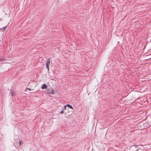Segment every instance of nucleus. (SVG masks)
I'll use <instances>...</instances> for the list:
<instances>
[{
    "label": "nucleus",
    "mask_w": 151,
    "mask_h": 151,
    "mask_svg": "<svg viewBox=\"0 0 151 151\" xmlns=\"http://www.w3.org/2000/svg\"><path fill=\"white\" fill-rule=\"evenodd\" d=\"M50 60L49 58H48V59L47 60L46 63V68H47L48 71H49V66L50 64Z\"/></svg>",
    "instance_id": "1"
},
{
    "label": "nucleus",
    "mask_w": 151,
    "mask_h": 151,
    "mask_svg": "<svg viewBox=\"0 0 151 151\" xmlns=\"http://www.w3.org/2000/svg\"><path fill=\"white\" fill-rule=\"evenodd\" d=\"M47 87V85L46 84H44L42 85L41 88L42 89H46Z\"/></svg>",
    "instance_id": "2"
},
{
    "label": "nucleus",
    "mask_w": 151,
    "mask_h": 151,
    "mask_svg": "<svg viewBox=\"0 0 151 151\" xmlns=\"http://www.w3.org/2000/svg\"><path fill=\"white\" fill-rule=\"evenodd\" d=\"M51 92H50V93L52 94H54L55 93V91L52 88L51 89Z\"/></svg>",
    "instance_id": "3"
},
{
    "label": "nucleus",
    "mask_w": 151,
    "mask_h": 151,
    "mask_svg": "<svg viewBox=\"0 0 151 151\" xmlns=\"http://www.w3.org/2000/svg\"><path fill=\"white\" fill-rule=\"evenodd\" d=\"M66 106H68V107H69L70 109H73V108L72 106L70 105L67 104L66 105Z\"/></svg>",
    "instance_id": "4"
},
{
    "label": "nucleus",
    "mask_w": 151,
    "mask_h": 151,
    "mask_svg": "<svg viewBox=\"0 0 151 151\" xmlns=\"http://www.w3.org/2000/svg\"><path fill=\"white\" fill-rule=\"evenodd\" d=\"M14 93V92L12 90L10 92V95L12 96H13V95Z\"/></svg>",
    "instance_id": "5"
},
{
    "label": "nucleus",
    "mask_w": 151,
    "mask_h": 151,
    "mask_svg": "<svg viewBox=\"0 0 151 151\" xmlns=\"http://www.w3.org/2000/svg\"><path fill=\"white\" fill-rule=\"evenodd\" d=\"M138 145H133V146H134L135 147V148H136V149H137V150H135V151H137L138 150Z\"/></svg>",
    "instance_id": "6"
},
{
    "label": "nucleus",
    "mask_w": 151,
    "mask_h": 151,
    "mask_svg": "<svg viewBox=\"0 0 151 151\" xmlns=\"http://www.w3.org/2000/svg\"><path fill=\"white\" fill-rule=\"evenodd\" d=\"M19 145H21L22 144V141H19Z\"/></svg>",
    "instance_id": "7"
},
{
    "label": "nucleus",
    "mask_w": 151,
    "mask_h": 151,
    "mask_svg": "<svg viewBox=\"0 0 151 151\" xmlns=\"http://www.w3.org/2000/svg\"><path fill=\"white\" fill-rule=\"evenodd\" d=\"M66 105L65 106L63 107V110H64L66 109Z\"/></svg>",
    "instance_id": "8"
},
{
    "label": "nucleus",
    "mask_w": 151,
    "mask_h": 151,
    "mask_svg": "<svg viewBox=\"0 0 151 151\" xmlns=\"http://www.w3.org/2000/svg\"><path fill=\"white\" fill-rule=\"evenodd\" d=\"M64 113V111L63 110H62L60 112V113L61 114H63Z\"/></svg>",
    "instance_id": "9"
},
{
    "label": "nucleus",
    "mask_w": 151,
    "mask_h": 151,
    "mask_svg": "<svg viewBox=\"0 0 151 151\" xmlns=\"http://www.w3.org/2000/svg\"><path fill=\"white\" fill-rule=\"evenodd\" d=\"M28 89L29 90V91H31L32 90L30 88H28Z\"/></svg>",
    "instance_id": "10"
},
{
    "label": "nucleus",
    "mask_w": 151,
    "mask_h": 151,
    "mask_svg": "<svg viewBox=\"0 0 151 151\" xmlns=\"http://www.w3.org/2000/svg\"><path fill=\"white\" fill-rule=\"evenodd\" d=\"M5 29H6V27H5L4 28H3V29L4 30H5Z\"/></svg>",
    "instance_id": "11"
},
{
    "label": "nucleus",
    "mask_w": 151,
    "mask_h": 151,
    "mask_svg": "<svg viewBox=\"0 0 151 151\" xmlns=\"http://www.w3.org/2000/svg\"><path fill=\"white\" fill-rule=\"evenodd\" d=\"M1 60V59H0V60Z\"/></svg>",
    "instance_id": "12"
}]
</instances>
